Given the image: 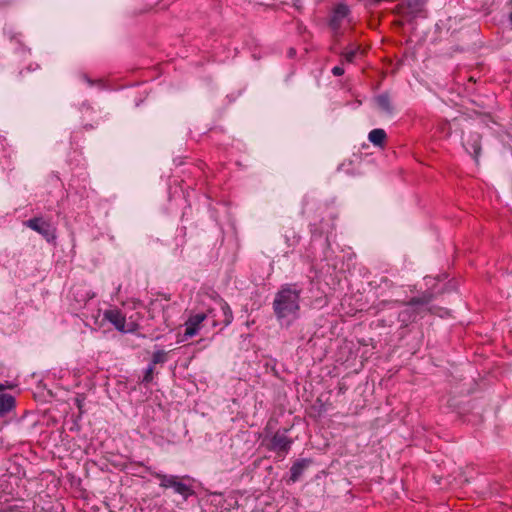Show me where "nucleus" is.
<instances>
[{
	"mask_svg": "<svg viewBox=\"0 0 512 512\" xmlns=\"http://www.w3.org/2000/svg\"><path fill=\"white\" fill-rule=\"evenodd\" d=\"M301 291L295 285H284L276 293L273 310L279 321L288 319V323L298 317Z\"/></svg>",
	"mask_w": 512,
	"mask_h": 512,
	"instance_id": "f257e3e1",
	"label": "nucleus"
},
{
	"mask_svg": "<svg viewBox=\"0 0 512 512\" xmlns=\"http://www.w3.org/2000/svg\"><path fill=\"white\" fill-rule=\"evenodd\" d=\"M153 476L159 479L160 487L165 489L172 488L175 493L183 496L184 499H187L190 495L193 494L192 488L189 485L183 483L179 476L166 475L158 472L153 473Z\"/></svg>",
	"mask_w": 512,
	"mask_h": 512,
	"instance_id": "f03ea898",
	"label": "nucleus"
},
{
	"mask_svg": "<svg viewBox=\"0 0 512 512\" xmlns=\"http://www.w3.org/2000/svg\"><path fill=\"white\" fill-rule=\"evenodd\" d=\"M103 318L111 323L119 332L129 333L136 329V325L132 322L127 323L125 315L117 308L105 310Z\"/></svg>",
	"mask_w": 512,
	"mask_h": 512,
	"instance_id": "7ed1b4c3",
	"label": "nucleus"
},
{
	"mask_svg": "<svg viewBox=\"0 0 512 512\" xmlns=\"http://www.w3.org/2000/svg\"><path fill=\"white\" fill-rule=\"evenodd\" d=\"M218 309L209 308L205 314H209L207 319L212 320V325L214 327L218 325L228 326L233 320V314L229 307V305L224 301H219L217 303Z\"/></svg>",
	"mask_w": 512,
	"mask_h": 512,
	"instance_id": "20e7f679",
	"label": "nucleus"
},
{
	"mask_svg": "<svg viewBox=\"0 0 512 512\" xmlns=\"http://www.w3.org/2000/svg\"><path fill=\"white\" fill-rule=\"evenodd\" d=\"M293 441L286 435V431H277L271 438L269 449L278 453L286 454Z\"/></svg>",
	"mask_w": 512,
	"mask_h": 512,
	"instance_id": "39448f33",
	"label": "nucleus"
},
{
	"mask_svg": "<svg viewBox=\"0 0 512 512\" xmlns=\"http://www.w3.org/2000/svg\"><path fill=\"white\" fill-rule=\"evenodd\" d=\"M208 316L209 314L201 313L191 315L184 324V339L186 340L195 336L199 332L202 322L207 319Z\"/></svg>",
	"mask_w": 512,
	"mask_h": 512,
	"instance_id": "423d86ee",
	"label": "nucleus"
},
{
	"mask_svg": "<svg viewBox=\"0 0 512 512\" xmlns=\"http://www.w3.org/2000/svg\"><path fill=\"white\" fill-rule=\"evenodd\" d=\"M463 145L467 152L477 160L481 151V137L477 133H470L463 137Z\"/></svg>",
	"mask_w": 512,
	"mask_h": 512,
	"instance_id": "0eeeda50",
	"label": "nucleus"
},
{
	"mask_svg": "<svg viewBox=\"0 0 512 512\" xmlns=\"http://www.w3.org/2000/svg\"><path fill=\"white\" fill-rule=\"evenodd\" d=\"M25 225L48 238L51 235V225L41 218H32L25 222Z\"/></svg>",
	"mask_w": 512,
	"mask_h": 512,
	"instance_id": "6e6552de",
	"label": "nucleus"
},
{
	"mask_svg": "<svg viewBox=\"0 0 512 512\" xmlns=\"http://www.w3.org/2000/svg\"><path fill=\"white\" fill-rule=\"evenodd\" d=\"M349 14V8L347 5L340 3L338 4L334 11L330 20V25L334 30L339 29L341 22L344 18H346Z\"/></svg>",
	"mask_w": 512,
	"mask_h": 512,
	"instance_id": "1a4fd4ad",
	"label": "nucleus"
},
{
	"mask_svg": "<svg viewBox=\"0 0 512 512\" xmlns=\"http://www.w3.org/2000/svg\"><path fill=\"white\" fill-rule=\"evenodd\" d=\"M310 463L311 460L309 459H301L295 462L290 469L292 481H296Z\"/></svg>",
	"mask_w": 512,
	"mask_h": 512,
	"instance_id": "9d476101",
	"label": "nucleus"
},
{
	"mask_svg": "<svg viewBox=\"0 0 512 512\" xmlns=\"http://www.w3.org/2000/svg\"><path fill=\"white\" fill-rule=\"evenodd\" d=\"M369 141L379 147H383L386 140V132L383 129H373L368 134Z\"/></svg>",
	"mask_w": 512,
	"mask_h": 512,
	"instance_id": "9b49d317",
	"label": "nucleus"
},
{
	"mask_svg": "<svg viewBox=\"0 0 512 512\" xmlns=\"http://www.w3.org/2000/svg\"><path fill=\"white\" fill-rule=\"evenodd\" d=\"M15 404V399L9 394H0V417L8 413Z\"/></svg>",
	"mask_w": 512,
	"mask_h": 512,
	"instance_id": "f8f14e48",
	"label": "nucleus"
},
{
	"mask_svg": "<svg viewBox=\"0 0 512 512\" xmlns=\"http://www.w3.org/2000/svg\"><path fill=\"white\" fill-rule=\"evenodd\" d=\"M377 107L384 113L391 114L393 107L390 102V98L386 94L379 95L375 98Z\"/></svg>",
	"mask_w": 512,
	"mask_h": 512,
	"instance_id": "ddd939ff",
	"label": "nucleus"
},
{
	"mask_svg": "<svg viewBox=\"0 0 512 512\" xmlns=\"http://www.w3.org/2000/svg\"><path fill=\"white\" fill-rule=\"evenodd\" d=\"M165 357H166V353L164 351H162V350L156 351L153 354L152 362H153V364L164 362Z\"/></svg>",
	"mask_w": 512,
	"mask_h": 512,
	"instance_id": "4468645a",
	"label": "nucleus"
},
{
	"mask_svg": "<svg viewBox=\"0 0 512 512\" xmlns=\"http://www.w3.org/2000/svg\"><path fill=\"white\" fill-rule=\"evenodd\" d=\"M357 50H350L343 53V58L346 62H352L355 58Z\"/></svg>",
	"mask_w": 512,
	"mask_h": 512,
	"instance_id": "2eb2a0df",
	"label": "nucleus"
},
{
	"mask_svg": "<svg viewBox=\"0 0 512 512\" xmlns=\"http://www.w3.org/2000/svg\"><path fill=\"white\" fill-rule=\"evenodd\" d=\"M332 73L333 75L335 76H341L344 74V69L343 67L341 66H335L333 69H332Z\"/></svg>",
	"mask_w": 512,
	"mask_h": 512,
	"instance_id": "dca6fc26",
	"label": "nucleus"
},
{
	"mask_svg": "<svg viewBox=\"0 0 512 512\" xmlns=\"http://www.w3.org/2000/svg\"><path fill=\"white\" fill-rule=\"evenodd\" d=\"M152 372H153V367H152V366H150V367L147 369L146 374H145V376H144V379H143V380H144V381H146V382L151 381V379H152Z\"/></svg>",
	"mask_w": 512,
	"mask_h": 512,
	"instance_id": "f3484780",
	"label": "nucleus"
},
{
	"mask_svg": "<svg viewBox=\"0 0 512 512\" xmlns=\"http://www.w3.org/2000/svg\"><path fill=\"white\" fill-rule=\"evenodd\" d=\"M78 407L80 408L81 407V402L78 400Z\"/></svg>",
	"mask_w": 512,
	"mask_h": 512,
	"instance_id": "a211bd4d",
	"label": "nucleus"
},
{
	"mask_svg": "<svg viewBox=\"0 0 512 512\" xmlns=\"http://www.w3.org/2000/svg\"><path fill=\"white\" fill-rule=\"evenodd\" d=\"M510 21L512 22V13L509 16Z\"/></svg>",
	"mask_w": 512,
	"mask_h": 512,
	"instance_id": "6ab92c4d",
	"label": "nucleus"
},
{
	"mask_svg": "<svg viewBox=\"0 0 512 512\" xmlns=\"http://www.w3.org/2000/svg\"><path fill=\"white\" fill-rule=\"evenodd\" d=\"M2 389H3V385L0 384V390H2Z\"/></svg>",
	"mask_w": 512,
	"mask_h": 512,
	"instance_id": "aec40b11",
	"label": "nucleus"
}]
</instances>
